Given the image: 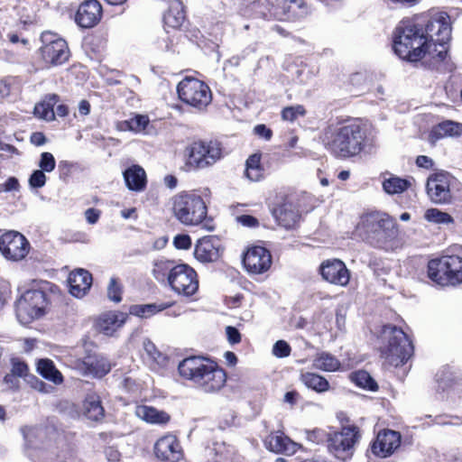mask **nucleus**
<instances>
[{"label":"nucleus","instance_id":"nucleus-21","mask_svg":"<svg viewBox=\"0 0 462 462\" xmlns=\"http://www.w3.org/2000/svg\"><path fill=\"white\" fill-rule=\"evenodd\" d=\"M308 7L303 0H279L273 11L274 19H299L308 14Z\"/></svg>","mask_w":462,"mask_h":462},{"label":"nucleus","instance_id":"nucleus-6","mask_svg":"<svg viewBox=\"0 0 462 462\" xmlns=\"http://www.w3.org/2000/svg\"><path fill=\"white\" fill-rule=\"evenodd\" d=\"M415 18L423 20V31L426 35L427 43L432 45V68H438L447 56L448 49L446 44L450 40L451 28L449 17L446 14H436L432 16L420 15Z\"/></svg>","mask_w":462,"mask_h":462},{"label":"nucleus","instance_id":"nucleus-5","mask_svg":"<svg viewBox=\"0 0 462 462\" xmlns=\"http://www.w3.org/2000/svg\"><path fill=\"white\" fill-rule=\"evenodd\" d=\"M173 216L184 226L203 225L207 230H213L208 219V208L201 196L193 192H180L171 199Z\"/></svg>","mask_w":462,"mask_h":462},{"label":"nucleus","instance_id":"nucleus-24","mask_svg":"<svg viewBox=\"0 0 462 462\" xmlns=\"http://www.w3.org/2000/svg\"><path fill=\"white\" fill-rule=\"evenodd\" d=\"M128 315L119 311H108L101 314L97 321V329L106 335L112 336L126 321Z\"/></svg>","mask_w":462,"mask_h":462},{"label":"nucleus","instance_id":"nucleus-23","mask_svg":"<svg viewBox=\"0 0 462 462\" xmlns=\"http://www.w3.org/2000/svg\"><path fill=\"white\" fill-rule=\"evenodd\" d=\"M218 240L214 236H204L195 246L194 255L201 263H210L219 257Z\"/></svg>","mask_w":462,"mask_h":462},{"label":"nucleus","instance_id":"nucleus-60","mask_svg":"<svg viewBox=\"0 0 462 462\" xmlns=\"http://www.w3.org/2000/svg\"><path fill=\"white\" fill-rule=\"evenodd\" d=\"M226 336H227V339H228L229 343L234 345V344H237L240 342L241 335L236 328L228 326L226 328Z\"/></svg>","mask_w":462,"mask_h":462},{"label":"nucleus","instance_id":"nucleus-51","mask_svg":"<svg viewBox=\"0 0 462 462\" xmlns=\"http://www.w3.org/2000/svg\"><path fill=\"white\" fill-rule=\"evenodd\" d=\"M291 346L284 340H278L273 347V354L276 357H287L291 354Z\"/></svg>","mask_w":462,"mask_h":462},{"label":"nucleus","instance_id":"nucleus-43","mask_svg":"<svg viewBox=\"0 0 462 462\" xmlns=\"http://www.w3.org/2000/svg\"><path fill=\"white\" fill-rule=\"evenodd\" d=\"M351 379L356 385L364 389L370 391H375L377 389L376 382L366 371L360 370L353 373Z\"/></svg>","mask_w":462,"mask_h":462},{"label":"nucleus","instance_id":"nucleus-8","mask_svg":"<svg viewBox=\"0 0 462 462\" xmlns=\"http://www.w3.org/2000/svg\"><path fill=\"white\" fill-rule=\"evenodd\" d=\"M48 305L49 299L43 290H27L15 302L16 318L23 325L30 324L46 314Z\"/></svg>","mask_w":462,"mask_h":462},{"label":"nucleus","instance_id":"nucleus-31","mask_svg":"<svg viewBox=\"0 0 462 462\" xmlns=\"http://www.w3.org/2000/svg\"><path fill=\"white\" fill-rule=\"evenodd\" d=\"M164 24L167 27L180 28L185 21V13L183 5L180 0H172L170 3L169 9L163 16Z\"/></svg>","mask_w":462,"mask_h":462},{"label":"nucleus","instance_id":"nucleus-16","mask_svg":"<svg viewBox=\"0 0 462 462\" xmlns=\"http://www.w3.org/2000/svg\"><path fill=\"white\" fill-rule=\"evenodd\" d=\"M243 263L249 273L261 274L270 269L272 255L266 248L254 246L244 254Z\"/></svg>","mask_w":462,"mask_h":462},{"label":"nucleus","instance_id":"nucleus-34","mask_svg":"<svg viewBox=\"0 0 462 462\" xmlns=\"http://www.w3.org/2000/svg\"><path fill=\"white\" fill-rule=\"evenodd\" d=\"M171 306V303L165 302L133 305L130 308V314L142 319H149Z\"/></svg>","mask_w":462,"mask_h":462},{"label":"nucleus","instance_id":"nucleus-4","mask_svg":"<svg viewBox=\"0 0 462 462\" xmlns=\"http://www.w3.org/2000/svg\"><path fill=\"white\" fill-rule=\"evenodd\" d=\"M357 230L374 247L393 251L401 246L395 221L384 213H370L362 217Z\"/></svg>","mask_w":462,"mask_h":462},{"label":"nucleus","instance_id":"nucleus-40","mask_svg":"<svg viewBox=\"0 0 462 462\" xmlns=\"http://www.w3.org/2000/svg\"><path fill=\"white\" fill-rule=\"evenodd\" d=\"M301 381L308 387L318 393H323L328 390V382L321 375L314 373H304L301 374Z\"/></svg>","mask_w":462,"mask_h":462},{"label":"nucleus","instance_id":"nucleus-62","mask_svg":"<svg viewBox=\"0 0 462 462\" xmlns=\"http://www.w3.org/2000/svg\"><path fill=\"white\" fill-rule=\"evenodd\" d=\"M12 79H0V97H6L11 93Z\"/></svg>","mask_w":462,"mask_h":462},{"label":"nucleus","instance_id":"nucleus-3","mask_svg":"<svg viewBox=\"0 0 462 462\" xmlns=\"http://www.w3.org/2000/svg\"><path fill=\"white\" fill-rule=\"evenodd\" d=\"M179 374L206 393H215L226 384V372L213 361L201 356L184 358L178 365Z\"/></svg>","mask_w":462,"mask_h":462},{"label":"nucleus","instance_id":"nucleus-56","mask_svg":"<svg viewBox=\"0 0 462 462\" xmlns=\"http://www.w3.org/2000/svg\"><path fill=\"white\" fill-rule=\"evenodd\" d=\"M237 223L241 224L244 226L247 227H254L259 225L258 220L250 215H241L236 217Z\"/></svg>","mask_w":462,"mask_h":462},{"label":"nucleus","instance_id":"nucleus-42","mask_svg":"<svg viewBox=\"0 0 462 462\" xmlns=\"http://www.w3.org/2000/svg\"><path fill=\"white\" fill-rule=\"evenodd\" d=\"M426 221L437 225H449L454 223V218L448 213L438 208H429L424 213Z\"/></svg>","mask_w":462,"mask_h":462},{"label":"nucleus","instance_id":"nucleus-52","mask_svg":"<svg viewBox=\"0 0 462 462\" xmlns=\"http://www.w3.org/2000/svg\"><path fill=\"white\" fill-rule=\"evenodd\" d=\"M11 373L17 377H26L28 374V365L22 361L14 360L12 363Z\"/></svg>","mask_w":462,"mask_h":462},{"label":"nucleus","instance_id":"nucleus-2","mask_svg":"<svg viewBox=\"0 0 462 462\" xmlns=\"http://www.w3.org/2000/svg\"><path fill=\"white\" fill-rule=\"evenodd\" d=\"M365 140L366 127L357 120L330 125L323 135L325 147L339 158L359 154L365 145Z\"/></svg>","mask_w":462,"mask_h":462},{"label":"nucleus","instance_id":"nucleus-50","mask_svg":"<svg viewBox=\"0 0 462 462\" xmlns=\"http://www.w3.org/2000/svg\"><path fill=\"white\" fill-rule=\"evenodd\" d=\"M22 433L28 444L31 446H36L35 439L42 435V430L36 427L26 426L22 429Z\"/></svg>","mask_w":462,"mask_h":462},{"label":"nucleus","instance_id":"nucleus-30","mask_svg":"<svg viewBox=\"0 0 462 462\" xmlns=\"http://www.w3.org/2000/svg\"><path fill=\"white\" fill-rule=\"evenodd\" d=\"M83 374L94 377H103L111 369L110 364L103 356L88 357L83 362Z\"/></svg>","mask_w":462,"mask_h":462},{"label":"nucleus","instance_id":"nucleus-12","mask_svg":"<svg viewBox=\"0 0 462 462\" xmlns=\"http://www.w3.org/2000/svg\"><path fill=\"white\" fill-rule=\"evenodd\" d=\"M167 278L171 290L179 295L189 297L199 289L198 274L188 264L181 263L171 268Z\"/></svg>","mask_w":462,"mask_h":462},{"label":"nucleus","instance_id":"nucleus-15","mask_svg":"<svg viewBox=\"0 0 462 462\" xmlns=\"http://www.w3.org/2000/svg\"><path fill=\"white\" fill-rule=\"evenodd\" d=\"M319 273L327 282L341 287L346 286L350 280L349 270L339 259L323 261L319 266Z\"/></svg>","mask_w":462,"mask_h":462},{"label":"nucleus","instance_id":"nucleus-1","mask_svg":"<svg viewBox=\"0 0 462 462\" xmlns=\"http://www.w3.org/2000/svg\"><path fill=\"white\" fill-rule=\"evenodd\" d=\"M423 26L420 18L402 21L395 30L393 49L403 60L417 61L427 59L425 62H430L429 66L432 68V55L435 54L432 52V45L425 40Z\"/></svg>","mask_w":462,"mask_h":462},{"label":"nucleus","instance_id":"nucleus-48","mask_svg":"<svg viewBox=\"0 0 462 462\" xmlns=\"http://www.w3.org/2000/svg\"><path fill=\"white\" fill-rule=\"evenodd\" d=\"M39 170L46 171L47 173L51 172L56 166V161L52 153L44 152L41 154V158L38 163Z\"/></svg>","mask_w":462,"mask_h":462},{"label":"nucleus","instance_id":"nucleus-22","mask_svg":"<svg viewBox=\"0 0 462 462\" xmlns=\"http://www.w3.org/2000/svg\"><path fill=\"white\" fill-rule=\"evenodd\" d=\"M69 292L76 298L84 297L92 284L91 273L84 269L72 271L68 279Z\"/></svg>","mask_w":462,"mask_h":462},{"label":"nucleus","instance_id":"nucleus-61","mask_svg":"<svg viewBox=\"0 0 462 462\" xmlns=\"http://www.w3.org/2000/svg\"><path fill=\"white\" fill-rule=\"evenodd\" d=\"M254 132L255 134H257L260 137H263L265 140H270L273 135L272 130L266 127L264 125H257L254 127Z\"/></svg>","mask_w":462,"mask_h":462},{"label":"nucleus","instance_id":"nucleus-37","mask_svg":"<svg viewBox=\"0 0 462 462\" xmlns=\"http://www.w3.org/2000/svg\"><path fill=\"white\" fill-rule=\"evenodd\" d=\"M312 365L315 369L334 372L339 369L340 362L329 353L323 352L314 358Z\"/></svg>","mask_w":462,"mask_h":462},{"label":"nucleus","instance_id":"nucleus-35","mask_svg":"<svg viewBox=\"0 0 462 462\" xmlns=\"http://www.w3.org/2000/svg\"><path fill=\"white\" fill-rule=\"evenodd\" d=\"M143 357L151 367L162 365L165 360L164 356L157 349L155 345L148 338L143 341Z\"/></svg>","mask_w":462,"mask_h":462},{"label":"nucleus","instance_id":"nucleus-33","mask_svg":"<svg viewBox=\"0 0 462 462\" xmlns=\"http://www.w3.org/2000/svg\"><path fill=\"white\" fill-rule=\"evenodd\" d=\"M188 164L195 168H206L208 163L204 158V142H194L186 149Z\"/></svg>","mask_w":462,"mask_h":462},{"label":"nucleus","instance_id":"nucleus-38","mask_svg":"<svg viewBox=\"0 0 462 462\" xmlns=\"http://www.w3.org/2000/svg\"><path fill=\"white\" fill-rule=\"evenodd\" d=\"M411 185V182L409 180L397 176H391L383 182V190L390 195L402 193L407 190Z\"/></svg>","mask_w":462,"mask_h":462},{"label":"nucleus","instance_id":"nucleus-18","mask_svg":"<svg viewBox=\"0 0 462 462\" xmlns=\"http://www.w3.org/2000/svg\"><path fill=\"white\" fill-rule=\"evenodd\" d=\"M155 456L164 462H179L182 457V448L178 439L171 434L160 438L154 445Z\"/></svg>","mask_w":462,"mask_h":462},{"label":"nucleus","instance_id":"nucleus-9","mask_svg":"<svg viewBox=\"0 0 462 462\" xmlns=\"http://www.w3.org/2000/svg\"><path fill=\"white\" fill-rule=\"evenodd\" d=\"M428 275L430 280L442 286L461 283L462 257L458 255H445L430 261Z\"/></svg>","mask_w":462,"mask_h":462},{"label":"nucleus","instance_id":"nucleus-29","mask_svg":"<svg viewBox=\"0 0 462 462\" xmlns=\"http://www.w3.org/2000/svg\"><path fill=\"white\" fill-rule=\"evenodd\" d=\"M135 415L143 421L151 424H166L171 418L167 412L147 405L137 406Z\"/></svg>","mask_w":462,"mask_h":462},{"label":"nucleus","instance_id":"nucleus-36","mask_svg":"<svg viewBox=\"0 0 462 462\" xmlns=\"http://www.w3.org/2000/svg\"><path fill=\"white\" fill-rule=\"evenodd\" d=\"M37 370L45 379L56 384L62 383L63 378L60 372L56 369L53 362L49 359H41L37 364Z\"/></svg>","mask_w":462,"mask_h":462},{"label":"nucleus","instance_id":"nucleus-57","mask_svg":"<svg viewBox=\"0 0 462 462\" xmlns=\"http://www.w3.org/2000/svg\"><path fill=\"white\" fill-rule=\"evenodd\" d=\"M169 270L168 263L165 261H157L154 263V268L152 270L153 275L157 280H160L162 277L165 275V272Z\"/></svg>","mask_w":462,"mask_h":462},{"label":"nucleus","instance_id":"nucleus-53","mask_svg":"<svg viewBox=\"0 0 462 462\" xmlns=\"http://www.w3.org/2000/svg\"><path fill=\"white\" fill-rule=\"evenodd\" d=\"M173 245L178 249H189L191 246V238L189 235H177L173 239Z\"/></svg>","mask_w":462,"mask_h":462},{"label":"nucleus","instance_id":"nucleus-46","mask_svg":"<svg viewBox=\"0 0 462 462\" xmlns=\"http://www.w3.org/2000/svg\"><path fill=\"white\" fill-rule=\"evenodd\" d=\"M306 114V110L302 105H296L286 106L282 111V118L284 121L293 122L299 116H303Z\"/></svg>","mask_w":462,"mask_h":462},{"label":"nucleus","instance_id":"nucleus-19","mask_svg":"<svg viewBox=\"0 0 462 462\" xmlns=\"http://www.w3.org/2000/svg\"><path fill=\"white\" fill-rule=\"evenodd\" d=\"M401 444V435L399 432L384 430L377 434L376 439L372 445V452L380 457L391 456Z\"/></svg>","mask_w":462,"mask_h":462},{"label":"nucleus","instance_id":"nucleus-28","mask_svg":"<svg viewBox=\"0 0 462 462\" xmlns=\"http://www.w3.org/2000/svg\"><path fill=\"white\" fill-rule=\"evenodd\" d=\"M124 179L130 190L142 191L146 186V173L139 165H133L125 170Z\"/></svg>","mask_w":462,"mask_h":462},{"label":"nucleus","instance_id":"nucleus-39","mask_svg":"<svg viewBox=\"0 0 462 462\" xmlns=\"http://www.w3.org/2000/svg\"><path fill=\"white\" fill-rule=\"evenodd\" d=\"M149 118L147 116L136 115L129 120H125L118 125V128L121 131H132L134 133L144 132L149 125Z\"/></svg>","mask_w":462,"mask_h":462},{"label":"nucleus","instance_id":"nucleus-11","mask_svg":"<svg viewBox=\"0 0 462 462\" xmlns=\"http://www.w3.org/2000/svg\"><path fill=\"white\" fill-rule=\"evenodd\" d=\"M180 100L197 109H203L212 99L211 91L207 84L194 78L183 79L177 87Z\"/></svg>","mask_w":462,"mask_h":462},{"label":"nucleus","instance_id":"nucleus-41","mask_svg":"<svg viewBox=\"0 0 462 462\" xmlns=\"http://www.w3.org/2000/svg\"><path fill=\"white\" fill-rule=\"evenodd\" d=\"M58 101V96L51 95L49 99L42 103L37 104L34 106V115L39 118L51 121L55 117V112L53 110V105Z\"/></svg>","mask_w":462,"mask_h":462},{"label":"nucleus","instance_id":"nucleus-49","mask_svg":"<svg viewBox=\"0 0 462 462\" xmlns=\"http://www.w3.org/2000/svg\"><path fill=\"white\" fill-rule=\"evenodd\" d=\"M45 172L46 171H43L42 170L33 171L28 180L30 187L32 189L42 188L47 181Z\"/></svg>","mask_w":462,"mask_h":462},{"label":"nucleus","instance_id":"nucleus-47","mask_svg":"<svg viewBox=\"0 0 462 462\" xmlns=\"http://www.w3.org/2000/svg\"><path fill=\"white\" fill-rule=\"evenodd\" d=\"M107 297L114 302H120L122 300V286L118 282V280L112 277L107 286Z\"/></svg>","mask_w":462,"mask_h":462},{"label":"nucleus","instance_id":"nucleus-44","mask_svg":"<svg viewBox=\"0 0 462 462\" xmlns=\"http://www.w3.org/2000/svg\"><path fill=\"white\" fill-rule=\"evenodd\" d=\"M205 152L204 158L208 163V166L213 165L217 161L221 158L222 149L220 144L217 142L204 143Z\"/></svg>","mask_w":462,"mask_h":462},{"label":"nucleus","instance_id":"nucleus-64","mask_svg":"<svg viewBox=\"0 0 462 462\" xmlns=\"http://www.w3.org/2000/svg\"><path fill=\"white\" fill-rule=\"evenodd\" d=\"M416 164L419 167L430 169L433 166L434 162L432 159H430V157H428L426 155H420L416 159Z\"/></svg>","mask_w":462,"mask_h":462},{"label":"nucleus","instance_id":"nucleus-54","mask_svg":"<svg viewBox=\"0 0 462 462\" xmlns=\"http://www.w3.org/2000/svg\"><path fill=\"white\" fill-rule=\"evenodd\" d=\"M245 176L251 181H258L263 177V167L245 169Z\"/></svg>","mask_w":462,"mask_h":462},{"label":"nucleus","instance_id":"nucleus-63","mask_svg":"<svg viewBox=\"0 0 462 462\" xmlns=\"http://www.w3.org/2000/svg\"><path fill=\"white\" fill-rule=\"evenodd\" d=\"M262 167L261 165V155L259 153H254L248 157L245 162V169Z\"/></svg>","mask_w":462,"mask_h":462},{"label":"nucleus","instance_id":"nucleus-25","mask_svg":"<svg viewBox=\"0 0 462 462\" xmlns=\"http://www.w3.org/2000/svg\"><path fill=\"white\" fill-rule=\"evenodd\" d=\"M462 134V124L451 120L443 121L433 126L429 133L428 140L431 144L447 137H456Z\"/></svg>","mask_w":462,"mask_h":462},{"label":"nucleus","instance_id":"nucleus-32","mask_svg":"<svg viewBox=\"0 0 462 462\" xmlns=\"http://www.w3.org/2000/svg\"><path fill=\"white\" fill-rule=\"evenodd\" d=\"M279 0H256L250 4L249 9L254 17L263 19L274 18L273 11L277 8Z\"/></svg>","mask_w":462,"mask_h":462},{"label":"nucleus","instance_id":"nucleus-58","mask_svg":"<svg viewBox=\"0 0 462 462\" xmlns=\"http://www.w3.org/2000/svg\"><path fill=\"white\" fill-rule=\"evenodd\" d=\"M101 216V210L90 208L85 211V217L88 224L95 225L97 223Z\"/></svg>","mask_w":462,"mask_h":462},{"label":"nucleus","instance_id":"nucleus-45","mask_svg":"<svg viewBox=\"0 0 462 462\" xmlns=\"http://www.w3.org/2000/svg\"><path fill=\"white\" fill-rule=\"evenodd\" d=\"M290 439L282 435L272 436L269 439V448L275 453H282L289 449Z\"/></svg>","mask_w":462,"mask_h":462},{"label":"nucleus","instance_id":"nucleus-13","mask_svg":"<svg viewBox=\"0 0 462 462\" xmlns=\"http://www.w3.org/2000/svg\"><path fill=\"white\" fill-rule=\"evenodd\" d=\"M41 40L43 45L40 51L46 63L57 66L69 60V50L65 40L51 32H43Z\"/></svg>","mask_w":462,"mask_h":462},{"label":"nucleus","instance_id":"nucleus-55","mask_svg":"<svg viewBox=\"0 0 462 462\" xmlns=\"http://www.w3.org/2000/svg\"><path fill=\"white\" fill-rule=\"evenodd\" d=\"M307 438L311 442L319 443L326 439L327 434L322 430L315 429L307 432Z\"/></svg>","mask_w":462,"mask_h":462},{"label":"nucleus","instance_id":"nucleus-7","mask_svg":"<svg viewBox=\"0 0 462 462\" xmlns=\"http://www.w3.org/2000/svg\"><path fill=\"white\" fill-rule=\"evenodd\" d=\"M383 337L385 343L381 347V354L389 364L399 366L412 356L413 345L402 329L386 325L383 328Z\"/></svg>","mask_w":462,"mask_h":462},{"label":"nucleus","instance_id":"nucleus-14","mask_svg":"<svg viewBox=\"0 0 462 462\" xmlns=\"http://www.w3.org/2000/svg\"><path fill=\"white\" fill-rule=\"evenodd\" d=\"M30 243L17 231H7L0 236V252L9 261L18 262L26 257Z\"/></svg>","mask_w":462,"mask_h":462},{"label":"nucleus","instance_id":"nucleus-20","mask_svg":"<svg viewBox=\"0 0 462 462\" xmlns=\"http://www.w3.org/2000/svg\"><path fill=\"white\" fill-rule=\"evenodd\" d=\"M102 17V6L97 0H86L78 9L76 22L83 28L95 26Z\"/></svg>","mask_w":462,"mask_h":462},{"label":"nucleus","instance_id":"nucleus-26","mask_svg":"<svg viewBox=\"0 0 462 462\" xmlns=\"http://www.w3.org/2000/svg\"><path fill=\"white\" fill-rule=\"evenodd\" d=\"M273 215L278 224L285 228L293 227L300 219V214L297 207L289 201H286L274 208Z\"/></svg>","mask_w":462,"mask_h":462},{"label":"nucleus","instance_id":"nucleus-59","mask_svg":"<svg viewBox=\"0 0 462 462\" xmlns=\"http://www.w3.org/2000/svg\"><path fill=\"white\" fill-rule=\"evenodd\" d=\"M4 383L6 384L9 390H17L20 386L19 377L12 373L7 374L4 377Z\"/></svg>","mask_w":462,"mask_h":462},{"label":"nucleus","instance_id":"nucleus-10","mask_svg":"<svg viewBox=\"0 0 462 462\" xmlns=\"http://www.w3.org/2000/svg\"><path fill=\"white\" fill-rule=\"evenodd\" d=\"M361 438L359 427L355 424L343 425L340 430L333 432L327 438L328 450L337 458L346 461L353 457Z\"/></svg>","mask_w":462,"mask_h":462},{"label":"nucleus","instance_id":"nucleus-27","mask_svg":"<svg viewBox=\"0 0 462 462\" xmlns=\"http://www.w3.org/2000/svg\"><path fill=\"white\" fill-rule=\"evenodd\" d=\"M84 417L91 421H101L105 417L100 396L96 393H88L82 405Z\"/></svg>","mask_w":462,"mask_h":462},{"label":"nucleus","instance_id":"nucleus-17","mask_svg":"<svg viewBox=\"0 0 462 462\" xmlns=\"http://www.w3.org/2000/svg\"><path fill=\"white\" fill-rule=\"evenodd\" d=\"M450 180L445 173H435L428 178L426 190L430 199L435 204L450 201Z\"/></svg>","mask_w":462,"mask_h":462}]
</instances>
